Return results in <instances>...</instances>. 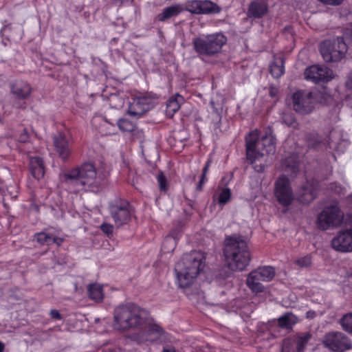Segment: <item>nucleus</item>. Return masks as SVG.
<instances>
[{
    "mask_svg": "<svg viewBox=\"0 0 352 352\" xmlns=\"http://www.w3.org/2000/svg\"><path fill=\"white\" fill-rule=\"evenodd\" d=\"M161 335V331L159 329H151L144 334V338L142 339V341H150L153 342L157 339L160 338Z\"/></svg>",
    "mask_w": 352,
    "mask_h": 352,
    "instance_id": "nucleus-34",
    "label": "nucleus"
},
{
    "mask_svg": "<svg viewBox=\"0 0 352 352\" xmlns=\"http://www.w3.org/2000/svg\"><path fill=\"white\" fill-rule=\"evenodd\" d=\"M184 102V98L177 94L173 98H170L166 109V115L169 118H172L174 114L179 109L181 104Z\"/></svg>",
    "mask_w": 352,
    "mask_h": 352,
    "instance_id": "nucleus-20",
    "label": "nucleus"
},
{
    "mask_svg": "<svg viewBox=\"0 0 352 352\" xmlns=\"http://www.w3.org/2000/svg\"><path fill=\"white\" fill-rule=\"evenodd\" d=\"M206 180H207L206 174H203L202 173L201 177V180H200L199 184L197 185V189L199 190H202L203 186L205 184V182H206Z\"/></svg>",
    "mask_w": 352,
    "mask_h": 352,
    "instance_id": "nucleus-42",
    "label": "nucleus"
},
{
    "mask_svg": "<svg viewBox=\"0 0 352 352\" xmlns=\"http://www.w3.org/2000/svg\"><path fill=\"white\" fill-rule=\"evenodd\" d=\"M304 74L306 80L315 83L328 82L334 78L332 70L324 65H311L305 69Z\"/></svg>",
    "mask_w": 352,
    "mask_h": 352,
    "instance_id": "nucleus-13",
    "label": "nucleus"
},
{
    "mask_svg": "<svg viewBox=\"0 0 352 352\" xmlns=\"http://www.w3.org/2000/svg\"><path fill=\"white\" fill-rule=\"evenodd\" d=\"M325 347L333 352H344L352 349L349 338L342 332H329L322 340Z\"/></svg>",
    "mask_w": 352,
    "mask_h": 352,
    "instance_id": "nucleus-9",
    "label": "nucleus"
},
{
    "mask_svg": "<svg viewBox=\"0 0 352 352\" xmlns=\"http://www.w3.org/2000/svg\"><path fill=\"white\" fill-rule=\"evenodd\" d=\"M53 140L56 150L60 157L63 159L67 158L70 154V151L68 141L65 135L62 133H58L54 137Z\"/></svg>",
    "mask_w": 352,
    "mask_h": 352,
    "instance_id": "nucleus-16",
    "label": "nucleus"
},
{
    "mask_svg": "<svg viewBox=\"0 0 352 352\" xmlns=\"http://www.w3.org/2000/svg\"><path fill=\"white\" fill-rule=\"evenodd\" d=\"M30 170L32 175L37 179H41L44 176L45 170L43 161L37 157L30 159Z\"/></svg>",
    "mask_w": 352,
    "mask_h": 352,
    "instance_id": "nucleus-21",
    "label": "nucleus"
},
{
    "mask_svg": "<svg viewBox=\"0 0 352 352\" xmlns=\"http://www.w3.org/2000/svg\"><path fill=\"white\" fill-rule=\"evenodd\" d=\"M270 69L273 77H280L285 72L283 58L281 57L275 58L271 63Z\"/></svg>",
    "mask_w": 352,
    "mask_h": 352,
    "instance_id": "nucleus-28",
    "label": "nucleus"
},
{
    "mask_svg": "<svg viewBox=\"0 0 352 352\" xmlns=\"http://www.w3.org/2000/svg\"><path fill=\"white\" fill-rule=\"evenodd\" d=\"M184 8L180 5H175L163 10L162 12L157 16L160 21H164L172 16L177 15Z\"/></svg>",
    "mask_w": 352,
    "mask_h": 352,
    "instance_id": "nucleus-27",
    "label": "nucleus"
},
{
    "mask_svg": "<svg viewBox=\"0 0 352 352\" xmlns=\"http://www.w3.org/2000/svg\"><path fill=\"white\" fill-rule=\"evenodd\" d=\"M267 6L265 3L262 2L252 3L249 8V16L259 18L263 16L267 12Z\"/></svg>",
    "mask_w": 352,
    "mask_h": 352,
    "instance_id": "nucleus-26",
    "label": "nucleus"
},
{
    "mask_svg": "<svg viewBox=\"0 0 352 352\" xmlns=\"http://www.w3.org/2000/svg\"><path fill=\"white\" fill-rule=\"evenodd\" d=\"M162 352H175V349L172 346L165 347Z\"/></svg>",
    "mask_w": 352,
    "mask_h": 352,
    "instance_id": "nucleus-49",
    "label": "nucleus"
},
{
    "mask_svg": "<svg viewBox=\"0 0 352 352\" xmlns=\"http://www.w3.org/2000/svg\"><path fill=\"white\" fill-rule=\"evenodd\" d=\"M294 109L300 113H311L315 107V100L309 91H298L292 96Z\"/></svg>",
    "mask_w": 352,
    "mask_h": 352,
    "instance_id": "nucleus-10",
    "label": "nucleus"
},
{
    "mask_svg": "<svg viewBox=\"0 0 352 352\" xmlns=\"http://www.w3.org/2000/svg\"><path fill=\"white\" fill-rule=\"evenodd\" d=\"M349 199H350V201L352 204V194L350 195Z\"/></svg>",
    "mask_w": 352,
    "mask_h": 352,
    "instance_id": "nucleus-53",
    "label": "nucleus"
},
{
    "mask_svg": "<svg viewBox=\"0 0 352 352\" xmlns=\"http://www.w3.org/2000/svg\"><path fill=\"white\" fill-rule=\"evenodd\" d=\"M50 316L54 318H56V319H60L61 318V316H60V313L58 312V310L56 309H52L50 311Z\"/></svg>",
    "mask_w": 352,
    "mask_h": 352,
    "instance_id": "nucleus-44",
    "label": "nucleus"
},
{
    "mask_svg": "<svg viewBox=\"0 0 352 352\" xmlns=\"http://www.w3.org/2000/svg\"><path fill=\"white\" fill-rule=\"evenodd\" d=\"M344 220V213L337 203L325 206L318 214L316 224L322 230H328L340 227Z\"/></svg>",
    "mask_w": 352,
    "mask_h": 352,
    "instance_id": "nucleus-7",
    "label": "nucleus"
},
{
    "mask_svg": "<svg viewBox=\"0 0 352 352\" xmlns=\"http://www.w3.org/2000/svg\"><path fill=\"white\" fill-rule=\"evenodd\" d=\"M316 316V314L314 311L309 310L306 313V317L309 319L314 318Z\"/></svg>",
    "mask_w": 352,
    "mask_h": 352,
    "instance_id": "nucleus-46",
    "label": "nucleus"
},
{
    "mask_svg": "<svg viewBox=\"0 0 352 352\" xmlns=\"http://www.w3.org/2000/svg\"><path fill=\"white\" fill-rule=\"evenodd\" d=\"M12 93L19 98H25L31 93L30 86L24 82H18L13 85Z\"/></svg>",
    "mask_w": 352,
    "mask_h": 352,
    "instance_id": "nucleus-25",
    "label": "nucleus"
},
{
    "mask_svg": "<svg viewBox=\"0 0 352 352\" xmlns=\"http://www.w3.org/2000/svg\"><path fill=\"white\" fill-rule=\"evenodd\" d=\"M253 271L264 282L271 281L276 274L275 269L271 266L261 267Z\"/></svg>",
    "mask_w": 352,
    "mask_h": 352,
    "instance_id": "nucleus-23",
    "label": "nucleus"
},
{
    "mask_svg": "<svg viewBox=\"0 0 352 352\" xmlns=\"http://www.w3.org/2000/svg\"><path fill=\"white\" fill-rule=\"evenodd\" d=\"M298 318L288 312L278 318V325L282 328H290L298 322Z\"/></svg>",
    "mask_w": 352,
    "mask_h": 352,
    "instance_id": "nucleus-29",
    "label": "nucleus"
},
{
    "mask_svg": "<svg viewBox=\"0 0 352 352\" xmlns=\"http://www.w3.org/2000/svg\"><path fill=\"white\" fill-rule=\"evenodd\" d=\"M29 140V135L28 132L25 130H23V131L19 135L18 138L19 142L21 143L27 142Z\"/></svg>",
    "mask_w": 352,
    "mask_h": 352,
    "instance_id": "nucleus-40",
    "label": "nucleus"
},
{
    "mask_svg": "<svg viewBox=\"0 0 352 352\" xmlns=\"http://www.w3.org/2000/svg\"><path fill=\"white\" fill-rule=\"evenodd\" d=\"M344 36L350 43H352V25L350 29H347L344 32Z\"/></svg>",
    "mask_w": 352,
    "mask_h": 352,
    "instance_id": "nucleus-41",
    "label": "nucleus"
},
{
    "mask_svg": "<svg viewBox=\"0 0 352 352\" xmlns=\"http://www.w3.org/2000/svg\"><path fill=\"white\" fill-rule=\"evenodd\" d=\"M331 248L342 253L352 252V229L338 231L331 241Z\"/></svg>",
    "mask_w": 352,
    "mask_h": 352,
    "instance_id": "nucleus-12",
    "label": "nucleus"
},
{
    "mask_svg": "<svg viewBox=\"0 0 352 352\" xmlns=\"http://www.w3.org/2000/svg\"><path fill=\"white\" fill-rule=\"evenodd\" d=\"M224 253L228 265L232 271L244 270L250 261L248 244L240 237L228 238Z\"/></svg>",
    "mask_w": 352,
    "mask_h": 352,
    "instance_id": "nucleus-3",
    "label": "nucleus"
},
{
    "mask_svg": "<svg viewBox=\"0 0 352 352\" xmlns=\"http://www.w3.org/2000/svg\"><path fill=\"white\" fill-rule=\"evenodd\" d=\"M210 163H211V161L210 160H208L206 164L205 165L204 169H203V174H206L207 175V173L208 171V168H209V166L210 165Z\"/></svg>",
    "mask_w": 352,
    "mask_h": 352,
    "instance_id": "nucleus-48",
    "label": "nucleus"
},
{
    "mask_svg": "<svg viewBox=\"0 0 352 352\" xmlns=\"http://www.w3.org/2000/svg\"><path fill=\"white\" fill-rule=\"evenodd\" d=\"M66 182L74 185L78 190L96 191L99 184L96 170L91 164H84L80 168L71 170L66 175Z\"/></svg>",
    "mask_w": 352,
    "mask_h": 352,
    "instance_id": "nucleus-4",
    "label": "nucleus"
},
{
    "mask_svg": "<svg viewBox=\"0 0 352 352\" xmlns=\"http://www.w3.org/2000/svg\"><path fill=\"white\" fill-rule=\"evenodd\" d=\"M157 182L159 184V187L161 190H166V181L163 173H160L157 177Z\"/></svg>",
    "mask_w": 352,
    "mask_h": 352,
    "instance_id": "nucleus-38",
    "label": "nucleus"
},
{
    "mask_svg": "<svg viewBox=\"0 0 352 352\" xmlns=\"http://www.w3.org/2000/svg\"><path fill=\"white\" fill-rule=\"evenodd\" d=\"M274 194L278 202L283 206L290 205L294 199L289 181L285 176L279 177L274 188Z\"/></svg>",
    "mask_w": 352,
    "mask_h": 352,
    "instance_id": "nucleus-11",
    "label": "nucleus"
},
{
    "mask_svg": "<svg viewBox=\"0 0 352 352\" xmlns=\"http://www.w3.org/2000/svg\"><path fill=\"white\" fill-rule=\"evenodd\" d=\"M182 235L181 230L176 228L173 230L169 234H168L164 239L162 245V251L163 253L172 252L175 247L177 241Z\"/></svg>",
    "mask_w": 352,
    "mask_h": 352,
    "instance_id": "nucleus-15",
    "label": "nucleus"
},
{
    "mask_svg": "<svg viewBox=\"0 0 352 352\" xmlns=\"http://www.w3.org/2000/svg\"><path fill=\"white\" fill-rule=\"evenodd\" d=\"M210 104H211V105L212 106V108H214L215 110H217V109H216V108H215V107H214V102H213V101H212V100L210 102Z\"/></svg>",
    "mask_w": 352,
    "mask_h": 352,
    "instance_id": "nucleus-52",
    "label": "nucleus"
},
{
    "mask_svg": "<svg viewBox=\"0 0 352 352\" xmlns=\"http://www.w3.org/2000/svg\"><path fill=\"white\" fill-rule=\"evenodd\" d=\"M110 104L113 107L119 109L123 107L124 102L119 96L113 95L110 98Z\"/></svg>",
    "mask_w": 352,
    "mask_h": 352,
    "instance_id": "nucleus-36",
    "label": "nucleus"
},
{
    "mask_svg": "<svg viewBox=\"0 0 352 352\" xmlns=\"http://www.w3.org/2000/svg\"><path fill=\"white\" fill-rule=\"evenodd\" d=\"M275 138L270 131L260 135L257 130L246 137V155L248 160L257 172H261L267 165V156L273 155L276 150Z\"/></svg>",
    "mask_w": 352,
    "mask_h": 352,
    "instance_id": "nucleus-1",
    "label": "nucleus"
},
{
    "mask_svg": "<svg viewBox=\"0 0 352 352\" xmlns=\"http://www.w3.org/2000/svg\"><path fill=\"white\" fill-rule=\"evenodd\" d=\"M294 264L298 268L309 267L312 264L311 256L309 254L299 256L295 259Z\"/></svg>",
    "mask_w": 352,
    "mask_h": 352,
    "instance_id": "nucleus-31",
    "label": "nucleus"
},
{
    "mask_svg": "<svg viewBox=\"0 0 352 352\" xmlns=\"http://www.w3.org/2000/svg\"><path fill=\"white\" fill-rule=\"evenodd\" d=\"M311 336L309 334L300 337L298 340V351L303 352V349L308 341L310 340Z\"/></svg>",
    "mask_w": 352,
    "mask_h": 352,
    "instance_id": "nucleus-37",
    "label": "nucleus"
},
{
    "mask_svg": "<svg viewBox=\"0 0 352 352\" xmlns=\"http://www.w3.org/2000/svg\"><path fill=\"white\" fill-rule=\"evenodd\" d=\"M111 214L117 226H121L127 223L131 217L130 212L127 208L124 207L113 208Z\"/></svg>",
    "mask_w": 352,
    "mask_h": 352,
    "instance_id": "nucleus-17",
    "label": "nucleus"
},
{
    "mask_svg": "<svg viewBox=\"0 0 352 352\" xmlns=\"http://www.w3.org/2000/svg\"><path fill=\"white\" fill-rule=\"evenodd\" d=\"M227 38L221 33L201 35L192 41L193 48L201 55L212 56L221 52L226 43Z\"/></svg>",
    "mask_w": 352,
    "mask_h": 352,
    "instance_id": "nucleus-6",
    "label": "nucleus"
},
{
    "mask_svg": "<svg viewBox=\"0 0 352 352\" xmlns=\"http://www.w3.org/2000/svg\"><path fill=\"white\" fill-rule=\"evenodd\" d=\"M231 198V191L229 188H221L217 198L218 203L221 205L227 204Z\"/></svg>",
    "mask_w": 352,
    "mask_h": 352,
    "instance_id": "nucleus-33",
    "label": "nucleus"
},
{
    "mask_svg": "<svg viewBox=\"0 0 352 352\" xmlns=\"http://www.w3.org/2000/svg\"><path fill=\"white\" fill-rule=\"evenodd\" d=\"M303 192H300V201L303 203H308L312 201L316 196L314 189L311 186L304 187Z\"/></svg>",
    "mask_w": 352,
    "mask_h": 352,
    "instance_id": "nucleus-30",
    "label": "nucleus"
},
{
    "mask_svg": "<svg viewBox=\"0 0 352 352\" xmlns=\"http://www.w3.org/2000/svg\"><path fill=\"white\" fill-rule=\"evenodd\" d=\"M36 240L42 245H52L56 243L60 245L63 240L54 234H49L45 232L38 233L36 235Z\"/></svg>",
    "mask_w": 352,
    "mask_h": 352,
    "instance_id": "nucleus-22",
    "label": "nucleus"
},
{
    "mask_svg": "<svg viewBox=\"0 0 352 352\" xmlns=\"http://www.w3.org/2000/svg\"><path fill=\"white\" fill-rule=\"evenodd\" d=\"M89 298L96 301L101 302L104 298L103 286L98 283L90 284L87 288Z\"/></svg>",
    "mask_w": 352,
    "mask_h": 352,
    "instance_id": "nucleus-24",
    "label": "nucleus"
},
{
    "mask_svg": "<svg viewBox=\"0 0 352 352\" xmlns=\"http://www.w3.org/2000/svg\"><path fill=\"white\" fill-rule=\"evenodd\" d=\"M118 126L120 129L124 131H132L135 128L134 124L126 119L120 120Z\"/></svg>",
    "mask_w": 352,
    "mask_h": 352,
    "instance_id": "nucleus-35",
    "label": "nucleus"
},
{
    "mask_svg": "<svg viewBox=\"0 0 352 352\" xmlns=\"http://www.w3.org/2000/svg\"><path fill=\"white\" fill-rule=\"evenodd\" d=\"M262 281L254 271H252L248 276L246 284L248 288L253 293H261L264 292L265 287L261 283Z\"/></svg>",
    "mask_w": 352,
    "mask_h": 352,
    "instance_id": "nucleus-18",
    "label": "nucleus"
},
{
    "mask_svg": "<svg viewBox=\"0 0 352 352\" xmlns=\"http://www.w3.org/2000/svg\"><path fill=\"white\" fill-rule=\"evenodd\" d=\"M145 98H136L129 107V113L133 116H141L148 110Z\"/></svg>",
    "mask_w": 352,
    "mask_h": 352,
    "instance_id": "nucleus-19",
    "label": "nucleus"
},
{
    "mask_svg": "<svg viewBox=\"0 0 352 352\" xmlns=\"http://www.w3.org/2000/svg\"><path fill=\"white\" fill-rule=\"evenodd\" d=\"M5 346L3 342L0 341V352H3Z\"/></svg>",
    "mask_w": 352,
    "mask_h": 352,
    "instance_id": "nucleus-51",
    "label": "nucleus"
},
{
    "mask_svg": "<svg viewBox=\"0 0 352 352\" xmlns=\"http://www.w3.org/2000/svg\"><path fill=\"white\" fill-rule=\"evenodd\" d=\"M100 227H101L102 230L104 233H106L107 234H112L113 228V226H111V224L102 223Z\"/></svg>",
    "mask_w": 352,
    "mask_h": 352,
    "instance_id": "nucleus-39",
    "label": "nucleus"
},
{
    "mask_svg": "<svg viewBox=\"0 0 352 352\" xmlns=\"http://www.w3.org/2000/svg\"><path fill=\"white\" fill-rule=\"evenodd\" d=\"M205 255L201 252H192L177 263L175 272L179 287L185 288L192 285L205 266Z\"/></svg>",
    "mask_w": 352,
    "mask_h": 352,
    "instance_id": "nucleus-2",
    "label": "nucleus"
},
{
    "mask_svg": "<svg viewBox=\"0 0 352 352\" xmlns=\"http://www.w3.org/2000/svg\"><path fill=\"white\" fill-rule=\"evenodd\" d=\"M117 2L120 1V3H128L132 2V0H116Z\"/></svg>",
    "mask_w": 352,
    "mask_h": 352,
    "instance_id": "nucleus-50",
    "label": "nucleus"
},
{
    "mask_svg": "<svg viewBox=\"0 0 352 352\" xmlns=\"http://www.w3.org/2000/svg\"><path fill=\"white\" fill-rule=\"evenodd\" d=\"M346 86L349 89H352V72L349 76Z\"/></svg>",
    "mask_w": 352,
    "mask_h": 352,
    "instance_id": "nucleus-47",
    "label": "nucleus"
},
{
    "mask_svg": "<svg viewBox=\"0 0 352 352\" xmlns=\"http://www.w3.org/2000/svg\"><path fill=\"white\" fill-rule=\"evenodd\" d=\"M340 324L345 331L352 334V313L344 315L340 320Z\"/></svg>",
    "mask_w": 352,
    "mask_h": 352,
    "instance_id": "nucleus-32",
    "label": "nucleus"
},
{
    "mask_svg": "<svg viewBox=\"0 0 352 352\" xmlns=\"http://www.w3.org/2000/svg\"><path fill=\"white\" fill-rule=\"evenodd\" d=\"M283 119V122L288 125H292L294 122V118L292 116H285Z\"/></svg>",
    "mask_w": 352,
    "mask_h": 352,
    "instance_id": "nucleus-43",
    "label": "nucleus"
},
{
    "mask_svg": "<svg viewBox=\"0 0 352 352\" xmlns=\"http://www.w3.org/2000/svg\"><path fill=\"white\" fill-rule=\"evenodd\" d=\"M347 52V46L340 37L326 40L320 44V53L326 62L340 60Z\"/></svg>",
    "mask_w": 352,
    "mask_h": 352,
    "instance_id": "nucleus-8",
    "label": "nucleus"
},
{
    "mask_svg": "<svg viewBox=\"0 0 352 352\" xmlns=\"http://www.w3.org/2000/svg\"><path fill=\"white\" fill-rule=\"evenodd\" d=\"M269 93H270V95L272 96V97H276L278 93V90L276 87H270V91H269Z\"/></svg>",
    "mask_w": 352,
    "mask_h": 352,
    "instance_id": "nucleus-45",
    "label": "nucleus"
},
{
    "mask_svg": "<svg viewBox=\"0 0 352 352\" xmlns=\"http://www.w3.org/2000/svg\"><path fill=\"white\" fill-rule=\"evenodd\" d=\"M185 9L196 14H217L221 11V8L219 6L208 0L188 1L185 4Z\"/></svg>",
    "mask_w": 352,
    "mask_h": 352,
    "instance_id": "nucleus-14",
    "label": "nucleus"
},
{
    "mask_svg": "<svg viewBox=\"0 0 352 352\" xmlns=\"http://www.w3.org/2000/svg\"><path fill=\"white\" fill-rule=\"evenodd\" d=\"M145 316V311L135 305L118 307L114 311V328L123 331L137 327L143 322Z\"/></svg>",
    "mask_w": 352,
    "mask_h": 352,
    "instance_id": "nucleus-5",
    "label": "nucleus"
}]
</instances>
